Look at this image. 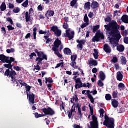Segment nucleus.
Masks as SVG:
<instances>
[{"label": "nucleus", "mask_w": 128, "mask_h": 128, "mask_svg": "<svg viewBox=\"0 0 128 128\" xmlns=\"http://www.w3.org/2000/svg\"><path fill=\"white\" fill-rule=\"evenodd\" d=\"M54 34L56 36H62V30L58 29L54 32Z\"/></svg>", "instance_id": "obj_34"}, {"label": "nucleus", "mask_w": 128, "mask_h": 128, "mask_svg": "<svg viewBox=\"0 0 128 128\" xmlns=\"http://www.w3.org/2000/svg\"><path fill=\"white\" fill-rule=\"evenodd\" d=\"M42 60H44L42 58H36V61L38 62L36 64L39 65L40 64V62H42Z\"/></svg>", "instance_id": "obj_49"}, {"label": "nucleus", "mask_w": 128, "mask_h": 128, "mask_svg": "<svg viewBox=\"0 0 128 128\" xmlns=\"http://www.w3.org/2000/svg\"><path fill=\"white\" fill-rule=\"evenodd\" d=\"M27 97L28 98V102H30V104H34V96L35 95L34 94V93L32 92H27Z\"/></svg>", "instance_id": "obj_8"}, {"label": "nucleus", "mask_w": 128, "mask_h": 128, "mask_svg": "<svg viewBox=\"0 0 128 128\" xmlns=\"http://www.w3.org/2000/svg\"><path fill=\"white\" fill-rule=\"evenodd\" d=\"M98 86H104V83L102 82V80H98Z\"/></svg>", "instance_id": "obj_60"}, {"label": "nucleus", "mask_w": 128, "mask_h": 128, "mask_svg": "<svg viewBox=\"0 0 128 128\" xmlns=\"http://www.w3.org/2000/svg\"><path fill=\"white\" fill-rule=\"evenodd\" d=\"M75 104H76V103H74V104H72L70 112V111L67 112L68 113V118L69 120H70V118H72V116L73 112H76V106H74Z\"/></svg>", "instance_id": "obj_10"}, {"label": "nucleus", "mask_w": 128, "mask_h": 128, "mask_svg": "<svg viewBox=\"0 0 128 128\" xmlns=\"http://www.w3.org/2000/svg\"><path fill=\"white\" fill-rule=\"evenodd\" d=\"M104 50L106 52H107V54H110V52H112L110 47L108 44H105L104 45Z\"/></svg>", "instance_id": "obj_21"}, {"label": "nucleus", "mask_w": 128, "mask_h": 128, "mask_svg": "<svg viewBox=\"0 0 128 128\" xmlns=\"http://www.w3.org/2000/svg\"><path fill=\"white\" fill-rule=\"evenodd\" d=\"M45 82L46 84H48V82H49L50 84H52V82H54V80H52V78L50 77L49 78H45Z\"/></svg>", "instance_id": "obj_35"}, {"label": "nucleus", "mask_w": 128, "mask_h": 128, "mask_svg": "<svg viewBox=\"0 0 128 128\" xmlns=\"http://www.w3.org/2000/svg\"><path fill=\"white\" fill-rule=\"evenodd\" d=\"M63 28H64V30H68V24L66 22H64L63 24Z\"/></svg>", "instance_id": "obj_54"}, {"label": "nucleus", "mask_w": 128, "mask_h": 128, "mask_svg": "<svg viewBox=\"0 0 128 128\" xmlns=\"http://www.w3.org/2000/svg\"><path fill=\"white\" fill-rule=\"evenodd\" d=\"M60 110L62 112V110H64V112H66V110L64 109V102H62V104H60Z\"/></svg>", "instance_id": "obj_58"}, {"label": "nucleus", "mask_w": 128, "mask_h": 128, "mask_svg": "<svg viewBox=\"0 0 128 128\" xmlns=\"http://www.w3.org/2000/svg\"><path fill=\"white\" fill-rule=\"evenodd\" d=\"M90 7H92V4H90V2H86L84 4V10H90Z\"/></svg>", "instance_id": "obj_26"}, {"label": "nucleus", "mask_w": 128, "mask_h": 128, "mask_svg": "<svg viewBox=\"0 0 128 128\" xmlns=\"http://www.w3.org/2000/svg\"><path fill=\"white\" fill-rule=\"evenodd\" d=\"M12 12H14V14H18V12H20V9L18 7H16L12 10Z\"/></svg>", "instance_id": "obj_48"}, {"label": "nucleus", "mask_w": 128, "mask_h": 128, "mask_svg": "<svg viewBox=\"0 0 128 128\" xmlns=\"http://www.w3.org/2000/svg\"><path fill=\"white\" fill-rule=\"evenodd\" d=\"M105 30L109 36H112L109 39L110 44L114 48L116 46H118V42L122 38L120 30V26L116 21L112 22L110 24H106L104 26Z\"/></svg>", "instance_id": "obj_1"}, {"label": "nucleus", "mask_w": 128, "mask_h": 128, "mask_svg": "<svg viewBox=\"0 0 128 128\" xmlns=\"http://www.w3.org/2000/svg\"><path fill=\"white\" fill-rule=\"evenodd\" d=\"M38 8V12H42V10H44V5H42V4H40V5H38L37 7Z\"/></svg>", "instance_id": "obj_44"}, {"label": "nucleus", "mask_w": 128, "mask_h": 128, "mask_svg": "<svg viewBox=\"0 0 128 128\" xmlns=\"http://www.w3.org/2000/svg\"><path fill=\"white\" fill-rule=\"evenodd\" d=\"M30 14H28V12H26L25 13V20L26 22H30V24H32V20L30 18Z\"/></svg>", "instance_id": "obj_12"}, {"label": "nucleus", "mask_w": 128, "mask_h": 128, "mask_svg": "<svg viewBox=\"0 0 128 128\" xmlns=\"http://www.w3.org/2000/svg\"><path fill=\"white\" fill-rule=\"evenodd\" d=\"M22 6H24V8H28V0H26V1L22 4Z\"/></svg>", "instance_id": "obj_45"}, {"label": "nucleus", "mask_w": 128, "mask_h": 128, "mask_svg": "<svg viewBox=\"0 0 128 128\" xmlns=\"http://www.w3.org/2000/svg\"><path fill=\"white\" fill-rule=\"evenodd\" d=\"M50 32H54L58 30V26H53L52 27H50Z\"/></svg>", "instance_id": "obj_38"}, {"label": "nucleus", "mask_w": 128, "mask_h": 128, "mask_svg": "<svg viewBox=\"0 0 128 128\" xmlns=\"http://www.w3.org/2000/svg\"><path fill=\"white\" fill-rule=\"evenodd\" d=\"M92 121L90 122V127L98 128V122L96 116L94 114L92 115Z\"/></svg>", "instance_id": "obj_6"}, {"label": "nucleus", "mask_w": 128, "mask_h": 128, "mask_svg": "<svg viewBox=\"0 0 128 128\" xmlns=\"http://www.w3.org/2000/svg\"><path fill=\"white\" fill-rule=\"evenodd\" d=\"M60 50L58 49H57L56 50H53V52H54V54L58 56V58H60L61 60L62 58V55L60 53V52H58Z\"/></svg>", "instance_id": "obj_30"}, {"label": "nucleus", "mask_w": 128, "mask_h": 128, "mask_svg": "<svg viewBox=\"0 0 128 128\" xmlns=\"http://www.w3.org/2000/svg\"><path fill=\"white\" fill-rule=\"evenodd\" d=\"M63 52L64 54H67V56H72V50L68 48H64Z\"/></svg>", "instance_id": "obj_24"}, {"label": "nucleus", "mask_w": 128, "mask_h": 128, "mask_svg": "<svg viewBox=\"0 0 128 128\" xmlns=\"http://www.w3.org/2000/svg\"><path fill=\"white\" fill-rule=\"evenodd\" d=\"M104 120L103 122L104 126H114V118H110L106 114L104 115Z\"/></svg>", "instance_id": "obj_2"}, {"label": "nucleus", "mask_w": 128, "mask_h": 128, "mask_svg": "<svg viewBox=\"0 0 128 128\" xmlns=\"http://www.w3.org/2000/svg\"><path fill=\"white\" fill-rule=\"evenodd\" d=\"M94 53H93V56L95 60H98V50L94 48Z\"/></svg>", "instance_id": "obj_32"}, {"label": "nucleus", "mask_w": 128, "mask_h": 128, "mask_svg": "<svg viewBox=\"0 0 128 128\" xmlns=\"http://www.w3.org/2000/svg\"><path fill=\"white\" fill-rule=\"evenodd\" d=\"M8 58H10V57L6 56L4 55V54H0V60H1L4 64L7 62Z\"/></svg>", "instance_id": "obj_19"}, {"label": "nucleus", "mask_w": 128, "mask_h": 128, "mask_svg": "<svg viewBox=\"0 0 128 128\" xmlns=\"http://www.w3.org/2000/svg\"><path fill=\"white\" fill-rule=\"evenodd\" d=\"M16 59L14 58L13 57H10L9 58L7 59V62H10V64H12V62H14Z\"/></svg>", "instance_id": "obj_42"}, {"label": "nucleus", "mask_w": 128, "mask_h": 128, "mask_svg": "<svg viewBox=\"0 0 128 128\" xmlns=\"http://www.w3.org/2000/svg\"><path fill=\"white\" fill-rule=\"evenodd\" d=\"M14 70H17V72H20V67L18 66H14L13 67Z\"/></svg>", "instance_id": "obj_61"}, {"label": "nucleus", "mask_w": 128, "mask_h": 128, "mask_svg": "<svg viewBox=\"0 0 128 128\" xmlns=\"http://www.w3.org/2000/svg\"><path fill=\"white\" fill-rule=\"evenodd\" d=\"M31 88H32V86H30L29 85H27L26 86H25V90H26V94H28V92H30Z\"/></svg>", "instance_id": "obj_46"}, {"label": "nucleus", "mask_w": 128, "mask_h": 128, "mask_svg": "<svg viewBox=\"0 0 128 128\" xmlns=\"http://www.w3.org/2000/svg\"><path fill=\"white\" fill-rule=\"evenodd\" d=\"M87 92V96L88 98L90 100V102H92V104H94V97H92V96L90 94V90H86Z\"/></svg>", "instance_id": "obj_17"}, {"label": "nucleus", "mask_w": 128, "mask_h": 128, "mask_svg": "<svg viewBox=\"0 0 128 128\" xmlns=\"http://www.w3.org/2000/svg\"><path fill=\"white\" fill-rule=\"evenodd\" d=\"M121 20L125 24H128V16L126 14L123 15L122 18Z\"/></svg>", "instance_id": "obj_28"}, {"label": "nucleus", "mask_w": 128, "mask_h": 128, "mask_svg": "<svg viewBox=\"0 0 128 128\" xmlns=\"http://www.w3.org/2000/svg\"><path fill=\"white\" fill-rule=\"evenodd\" d=\"M84 22H86V24H88L89 20H88V14H86L84 16Z\"/></svg>", "instance_id": "obj_52"}, {"label": "nucleus", "mask_w": 128, "mask_h": 128, "mask_svg": "<svg viewBox=\"0 0 128 128\" xmlns=\"http://www.w3.org/2000/svg\"><path fill=\"white\" fill-rule=\"evenodd\" d=\"M76 58H78L77 54L71 55V56H70L71 62H76Z\"/></svg>", "instance_id": "obj_39"}, {"label": "nucleus", "mask_w": 128, "mask_h": 128, "mask_svg": "<svg viewBox=\"0 0 128 128\" xmlns=\"http://www.w3.org/2000/svg\"><path fill=\"white\" fill-rule=\"evenodd\" d=\"M105 98L106 100H112V95H110V94H106L105 96Z\"/></svg>", "instance_id": "obj_47"}, {"label": "nucleus", "mask_w": 128, "mask_h": 128, "mask_svg": "<svg viewBox=\"0 0 128 128\" xmlns=\"http://www.w3.org/2000/svg\"><path fill=\"white\" fill-rule=\"evenodd\" d=\"M116 78L117 80H118L119 82H122V78H124V75H122V72L119 71L117 72Z\"/></svg>", "instance_id": "obj_20"}, {"label": "nucleus", "mask_w": 128, "mask_h": 128, "mask_svg": "<svg viewBox=\"0 0 128 128\" xmlns=\"http://www.w3.org/2000/svg\"><path fill=\"white\" fill-rule=\"evenodd\" d=\"M98 28H100V25H96L95 26H93V32H96V30H98Z\"/></svg>", "instance_id": "obj_50"}, {"label": "nucleus", "mask_w": 128, "mask_h": 128, "mask_svg": "<svg viewBox=\"0 0 128 128\" xmlns=\"http://www.w3.org/2000/svg\"><path fill=\"white\" fill-rule=\"evenodd\" d=\"M99 112L100 114V118H104V108H100Z\"/></svg>", "instance_id": "obj_43"}, {"label": "nucleus", "mask_w": 128, "mask_h": 128, "mask_svg": "<svg viewBox=\"0 0 128 128\" xmlns=\"http://www.w3.org/2000/svg\"><path fill=\"white\" fill-rule=\"evenodd\" d=\"M118 88L120 90H123L126 88V86H124V84L120 82L118 85Z\"/></svg>", "instance_id": "obj_33"}, {"label": "nucleus", "mask_w": 128, "mask_h": 128, "mask_svg": "<svg viewBox=\"0 0 128 128\" xmlns=\"http://www.w3.org/2000/svg\"><path fill=\"white\" fill-rule=\"evenodd\" d=\"M34 70H40V65L36 64V66H34Z\"/></svg>", "instance_id": "obj_59"}, {"label": "nucleus", "mask_w": 128, "mask_h": 128, "mask_svg": "<svg viewBox=\"0 0 128 128\" xmlns=\"http://www.w3.org/2000/svg\"><path fill=\"white\" fill-rule=\"evenodd\" d=\"M6 52L8 54H10V52H14V48H11L10 49H7Z\"/></svg>", "instance_id": "obj_56"}, {"label": "nucleus", "mask_w": 128, "mask_h": 128, "mask_svg": "<svg viewBox=\"0 0 128 128\" xmlns=\"http://www.w3.org/2000/svg\"><path fill=\"white\" fill-rule=\"evenodd\" d=\"M7 28H8V30H14V28L12 27V25L8 26Z\"/></svg>", "instance_id": "obj_63"}, {"label": "nucleus", "mask_w": 128, "mask_h": 128, "mask_svg": "<svg viewBox=\"0 0 128 128\" xmlns=\"http://www.w3.org/2000/svg\"><path fill=\"white\" fill-rule=\"evenodd\" d=\"M39 26L40 25L38 24H36L33 26V38L34 40H36V30H38Z\"/></svg>", "instance_id": "obj_11"}, {"label": "nucleus", "mask_w": 128, "mask_h": 128, "mask_svg": "<svg viewBox=\"0 0 128 128\" xmlns=\"http://www.w3.org/2000/svg\"><path fill=\"white\" fill-rule=\"evenodd\" d=\"M4 76H9V78H14V76H16V73L14 70H12V68L10 70L9 69H6L4 73Z\"/></svg>", "instance_id": "obj_5"}, {"label": "nucleus", "mask_w": 128, "mask_h": 128, "mask_svg": "<svg viewBox=\"0 0 128 128\" xmlns=\"http://www.w3.org/2000/svg\"><path fill=\"white\" fill-rule=\"evenodd\" d=\"M82 106V104L78 103L76 104V108H78V112L80 116V118H82V110L80 109V107Z\"/></svg>", "instance_id": "obj_18"}, {"label": "nucleus", "mask_w": 128, "mask_h": 128, "mask_svg": "<svg viewBox=\"0 0 128 128\" xmlns=\"http://www.w3.org/2000/svg\"><path fill=\"white\" fill-rule=\"evenodd\" d=\"M76 42L78 44L77 45V48L80 50H82V46H84V44H86V40H76Z\"/></svg>", "instance_id": "obj_9"}, {"label": "nucleus", "mask_w": 128, "mask_h": 128, "mask_svg": "<svg viewBox=\"0 0 128 128\" xmlns=\"http://www.w3.org/2000/svg\"><path fill=\"white\" fill-rule=\"evenodd\" d=\"M54 12L52 10H48L46 11V12L45 14V16L46 17V18L48 20V16H54Z\"/></svg>", "instance_id": "obj_16"}, {"label": "nucleus", "mask_w": 128, "mask_h": 128, "mask_svg": "<svg viewBox=\"0 0 128 128\" xmlns=\"http://www.w3.org/2000/svg\"><path fill=\"white\" fill-rule=\"evenodd\" d=\"M118 90H116L112 92V96L113 98H118Z\"/></svg>", "instance_id": "obj_37"}, {"label": "nucleus", "mask_w": 128, "mask_h": 128, "mask_svg": "<svg viewBox=\"0 0 128 128\" xmlns=\"http://www.w3.org/2000/svg\"><path fill=\"white\" fill-rule=\"evenodd\" d=\"M42 112L44 114V116H54L56 114L54 110L50 107L48 108H44L41 110Z\"/></svg>", "instance_id": "obj_4"}, {"label": "nucleus", "mask_w": 128, "mask_h": 128, "mask_svg": "<svg viewBox=\"0 0 128 128\" xmlns=\"http://www.w3.org/2000/svg\"><path fill=\"white\" fill-rule=\"evenodd\" d=\"M100 80L102 81L104 80H106V74H104V73L102 71H100L99 72V76Z\"/></svg>", "instance_id": "obj_25"}, {"label": "nucleus", "mask_w": 128, "mask_h": 128, "mask_svg": "<svg viewBox=\"0 0 128 128\" xmlns=\"http://www.w3.org/2000/svg\"><path fill=\"white\" fill-rule=\"evenodd\" d=\"M88 63L90 68L92 66H98V62L96 60L92 59L88 60Z\"/></svg>", "instance_id": "obj_22"}, {"label": "nucleus", "mask_w": 128, "mask_h": 128, "mask_svg": "<svg viewBox=\"0 0 128 128\" xmlns=\"http://www.w3.org/2000/svg\"><path fill=\"white\" fill-rule=\"evenodd\" d=\"M38 34H50V30H46L45 31H44L41 30H39Z\"/></svg>", "instance_id": "obj_41"}, {"label": "nucleus", "mask_w": 128, "mask_h": 128, "mask_svg": "<svg viewBox=\"0 0 128 128\" xmlns=\"http://www.w3.org/2000/svg\"><path fill=\"white\" fill-rule=\"evenodd\" d=\"M112 62L114 64H116V62H118V58H116V56H114L112 60Z\"/></svg>", "instance_id": "obj_62"}, {"label": "nucleus", "mask_w": 128, "mask_h": 128, "mask_svg": "<svg viewBox=\"0 0 128 128\" xmlns=\"http://www.w3.org/2000/svg\"><path fill=\"white\" fill-rule=\"evenodd\" d=\"M1 32L4 34H6V28H4V27L1 28Z\"/></svg>", "instance_id": "obj_64"}, {"label": "nucleus", "mask_w": 128, "mask_h": 128, "mask_svg": "<svg viewBox=\"0 0 128 128\" xmlns=\"http://www.w3.org/2000/svg\"><path fill=\"white\" fill-rule=\"evenodd\" d=\"M104 20L107 22H112V18L110 16H108L104 18Z\"/></svg>", "instance_id": "obj_57"}, {"label": "nucleus", "mask_w": 128, "mask_h": 128, "mask_svg": "<svg viewBox=\"0 0 128 128\" xmlns=\"http://www.w3.org/2000/svg\"><path fill=\"white\" fill-rule=\"evenodd\" d=\"M101 38V40L104 39V34L100 33V30H98L96 33V36H94L92 38V42H100V38Z\"/></svg>", "instance_id": "obj_3"}, {"label": "nucleus", "mask_w": 128, "mask_h": 128, "mask_svg": "<svg viewBox=\"0 0 128 128\" xmlns=\"http://www.w3.org/2000/svg\"><path fill=\"white\" fill-rule=\"evenodd\" d=\"M111 104L113 108H116L118 106V102L116 99H112Z\"/></svg>", "instance_id": "obj_23"}, {"label": "nucleus", "mask_w": 128, "mask_h": 128, "mask_svg": "<svg viewBox=\"0 0 128 128\" xmlns=\"http://www.w3.org/2000/svg\"><path fill=\"white\" fill-rule=\"evenodd\" d=\"M100 8V4L96 1H93L91 3V8L96 10Z\"/></svg>", "instance_id": "obj_13"}, {"label": "nucleus", "mask_w": 128, "mask_h": 128, "mask_svg": "<svg viewBox=\"0 0 128 128\" xmlns=\"http://www.w3.org/2000/svg\"><path fill=\"white\" fill-rule=\"evenodd\" d=\"M6 63L8 64H4V66L6 68H8V70H12V64L11 63H10V62H6Z\"/></svg>", "instance_id": "obj_31"}, {"label": "nucleus", "mask_w": 128, "mask_h": 128, "mask_svg": "<svg viewBox=\"0 0 128 128\" xmlns=\"http://www.w3.org/2000/svg\"><path fill=\"white\" fill-rule=\"evenodd\" d=\"M36 118H42V116H44V114H38V112H36L34 114Z\"/></svg>", "instance_id": "obj_36"}, {"label": "nucleus", "mask_w": 128, "mask_h": 128, "mask_svg": "<svg viewBox=\"0 0 128 128\" xmlns=\"http://www.w3.org/2000/svg\"><path fill=\"white\" fill-rule=\"evenodd\" d=\"M62 44V41L57 38L56 39L55 41L54 42V45H52V50H58L60 46Z\"/></svg>", "instance_id": "obj_7"}, {"label": "nucleus", "mask_w": 128, "mask_h": 128, "mask_svg": "<svg viewBox=\"0 0 128 128\" xmlns=\"http://www.w3.org/2000/svg\"><path fill=\"white\" fill-rule=\"evenodd\" d=\"M61 66V68H64V62H61L56 64V66H55V68H60Z\"/></svg>", "instance_id": "obj_53"}, {"label": "nucleus", "mask_w": 128, "mask_h": 128, "mask_svg": "<svg viewBox=\"0 0 128 128\" xmlns=\"http://www.w3.org/2000/svg\"><path fill=\"white\" fill-rule=\"evenodd\" d=\"M77 0H72L70 2V6H74L76 4Z\"/></svg>", "instance_id": "obj_55"}, {"label": "nucleus", "mask_w": 128, "mask_h": 128, "mask_svg": "<svg viewBox=\"0 0 128 128\" xmlns=\"http://www.w3.org/2000/svg\"><path fill=\"white\" fill-rule=\"evenodd\" d=\"M37 56H38L37 58H42L43 60H48V56H46V55L44 53V52H39L37 54Z\"/></svg>", "instance_id": "obj_15"}, {"label": "nucleus", "mask_w": 128, "mask_h": 128, "mask_svg": "<svg viewBox=\"0 0 128 128\" xmlns=\"http://www.w3.org/2000/svg\"><path fill=\"white\" fill-rule=\"evenodd\" d=\"M12 79V82L13 84H16V86H18V80H16V78L13 77V78H11Z\"/></svg>", "instance_id": "obj_51"}, {"label": "nucleus", "mask_w": 128, "mask_h": 128, "mask_svg": "<svg viewBox=\"0 0 128 128\" xmlns=\"http://www.w3.org/2000/svg\"><path fill=\"white\" fill-rule=\"evenodd\" d=\"M0 10L1 12H4L6 10V2H2L0 6Z\"/></svg>", "instance_id": "obj_29"}, {"label": "nucleus", "mask_w": 128, "mask_h": 128, "mask_svg": "<svg viewBox=\"0 0 128 128\" xmlns=\"http://www.w3.org/2000/svg\"><path fill=\"white\" fill-rule=\"evenodd\" d=\"M65 38H68V40H70L74 38V31H71L70 32H67L64 35Z\"/></svg>", "instance_id": "obj_14"}, {"label": "nucleus", "mask_w": 128, "mask_h": 128, "mask_svg": "<svg viewBox=\"0 0 128 128\" xmlns=\"http://www.w3.org/2000/svg\"><path fill=\"white\" fill-rule=\"evenodd\" d=\"M126 57L122 56L121 58V64H122L126 65Z\"/></svg>", "instance_id": "obj_40"}, {"label": "nucleus", "mask_w": 128, "mask_h": 128, "mask_svg": "<svg viewBox=\"0 0 128 128\" xmlns=\"http://www.w3.org/2000/svg\"><path fill=\"white\" fill-rule=\"evenodd\" d=\"M116 50L118 52H122L124 50V46L122 44L118 45L116 46Z\"/></svg>", "instance_id": "obj_27"}]
</instances>
